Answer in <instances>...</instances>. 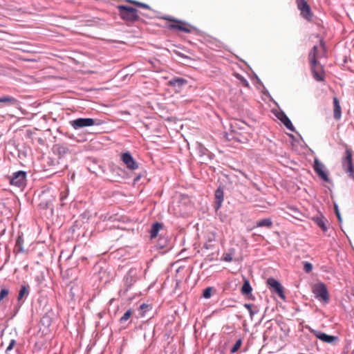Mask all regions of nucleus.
I'll return each instance as SVG.
<instances>
[{
    "label": "nucleus",
    "instance_id": "nucleus-1",
    "mask_svg": "<svg viewBox=\"0 0 354 354\" xmlns=\"http://www.w3.org/2000/svg\"><path fill=\"white\" fill-rule=\"evenodd\" d=\"M327 54V48L326 46L325 41L323 38L319 39V47L315 45L308 54V59L311 66V71L313 77L319 81H323L324 78L316 71V66L318 64V59L326 57Z\"/></svg>",
    "mask_w": 354,
    "mask_h": 354
},
{
    "label": "nucleus",
    "instance_id": "nucleus-2",
    "mask_svg": "<svg viewBox=\"0 0 354 354\" xmlns=\"http://www.w3.org/2000/svg\"><path fill=\"white\" fill-rule=\"evenodd\" d=\"M119 15L122 19L127 22L133 23L140 19L138 11L136 8L125 6L120 5L118 6Z\"/></svg>",
    "mask_w": 354,
    "mask_h": 354
},
{
    "label": "nucleus",
    "instance_id": "nucleus-3",
    "mask_svg": "<svg viewBox=\"0 0 354 354\" xmlns=\"http://www.w3.org/2000/svg\"><path fill=\"white\" fill-rule=\"evenodd\" d=\"M313 293L315 299L323 304H328L330 301V296L326 286L319 282L313 286Z\"/></svg>",
    "mask_w": 354,
    "mask_h": 354
},
{
    "label": "nucleus",
    "instance_id": "nucleus-4",
    "mask_svg": "<svg viewBox=\"0 0 354 354\" xmlns=\"http://www.w3.org/2000/svg\"><path fill=\"white\" fill-rule=\"evenodd\" d=\"M164 19L167 21L172 22L167 26V28L169 30H177L178 31H181L186 33H190L192 32L189 28L185 26H189V24H188L187 22L184 21L175 19L170 16L165 17Z\"/></svg>",
    "mask_w": 354,
    "mask_h": 354
},
{
    "label": "nucleus",
    "instance_id": "nucleus-5",
    "mask_svg": "<svg viewBox=\"0 0 354 354\" xmlns=\"http://www.w3.org/2000/svg\"><path fill=\"white\" fill-rule=\"evenodd\" d=\"M27 173L24 171L14 172L10 176V183L18 187H23L26 183Z\"/></svg>",
    "mask_w": 354,
    "mask_h": 354
},
{
    "label": "nucleus",
    "instance_id": "nucleus-6",
    "mask_svg": "<svg viewBox=\"0 0 354 354\" xmlns=\"http://www.w3.org/2000/svg\"><path fill=\"white\" fill-rule=\"evenodd\" d=\"M313 169L318 176L321 178L324 182L331 183V180L328 178V171L326 169L325 165L318 159H315Z\"/></svg>",
    "mask_w": 354,
    "mask_h": 354
},
{
    "label": "nucleus",
    "instance_id": "nucleus-7",
    "mask_svg": "<svg viewBox=\"0 0 354 354\" xmlns=\"http://www.w3.org/2000/svg\"><path fill=\"white\" fill-rule=\"evenodd\" d=\"M267 285L271 292L278 295L279 297L283 300L286 299V296L283 292V287L281 284L274 278L270 277L267 280Z\"/></svg>",
    "mask_w": 354,
    "mask_h": 354
},
{
    "label": "nucleus",
    "instance_id": "nucleus-8",
    "mask_svg": "<svg viewBox=\"0 0 354 354\" xmlns=\"http://www.w3.org/2000/svg\"><path fill=\"white\" fill-rule=\"evenodd\" d=\"M30 286L28 284H22L19 290V293L17 295V303L15 306V314L18 312L19 309L21 308L22 304L24 303L25 300L27 299L30 294Z\"/></svg>",
    "mask_w": 354,
    "mask_h": 354
},
{
    "label": "nucleus",
    "instance_id": "nucleus-9",
    "mask_svg": "<svg viewBox=\"0 0 354 354\" xmlns=\"http://www.w3.org/2000/svg\"><path fill=\"white\" fill-rule=\"evenodd\" d=\"M120 158L121 160L129 170L134 171L139 167V163L133 158L129 151L122 153Z\"/></svg>",
    "mask_w": 354,
    "mask_h": 354
},
{
    "label": "nucleus",
    "instance_id": "nucleus-10",
    "mask_svg": "<svg viewBox=\"0 0 354 354\" xmlns=\"http://www.w3.org/2000/svg\"><path fill=\"white\" fill-rule=\"evenodd\" d=\"M344 147L346 148L344 156L341 158V164L343 170L352 168L353 167V151L351 148H349L346 144H344Z\"/></svg>",
    "mask_w": 354,
    "mask_h": 354
},
{
    "label": "nucleus",
    "instance_id": "nucleus-11",
    "mask_svg": "<svg viewBox=\"0 0 354 354\" xmlns=\"http://www.w3.org/2000/svg\"><path fill=\"white\" fill-rule=\"evenodd\" d=\"M297 8L301 12V15L306 20H310L313 17V12L310 6L306 0H296Z\"/></svg>",
    "mask_w": 354,
    "mask_h": 354
},
{
    "label": "nucleus",
    "instance_id": "nucleus-12",
    "mask_svg": "<svg viewBox=\"0 0 354 354\" xmlns=\"http://www.w3.org/2000/svg\"><path fill=\"white\" fill-rule=\"evenodd\" d=\"M70 123H71V125L73 127V128L75 129H81L83 127H91L94 124H97L95 122L94 119L89 118H80L71 120L70 122Z\"/></svg>",
    "mask_w": 354,
    "mask_h": 354
},
{
    "label": "nucleus",
    "instance_id": "nucleus-13",
    "mask_svg": "<svg viewBox=\"0 0 354 354\" xmlns=\"http://www.w3.org/2000/svg\"><path fill=\"white\" fill-rule=\"evenodd\" d=\"M310 332L313 334L317 339L322 340L324 342L328 343V344H333L334 342H336L338 340L337 336L334 335H330L325 333H323L319 330H317L315 329H313L311 328H309Z\"/></svg>",
    "mask_w": 354,
    "mask_h": 354
},
{
    "label": "nucleus",
    "instance_id": "nucleus-14",
    "mask_svg": "<svg viewBox=\"0 0 354 354\" xmlns=\"http://www.w3.org/2000/svg\"><path fill=\"white\" fill-rule=\"evenodd\" d=\"M137 270L136 268H131L124 277V281L128 288H130L137 280Z\"/></svg>",
    "mask_w": 354,
    "mask_h": 354
},
{
    "label": "nucleus",
    "instance_id": "nucleus-15",
    "mask_svg": "<svg viewBox=\"0 0 354 354\" xmlns=\"http://www.w3.org/2000/svg\"><path fill=\"white\" fill-rule=\"evenodd\" d=\"M214 209L218 210L221 208L224 199V191L221 186H219L214 192Z\"/></svg>",
    "mask_w": 354,
    "mask_h": 354
},
{
    "label": "nucleus",
    "instance_id": "nucleus-16",
    "mask_svg": "<svg viewBox=\"0 0 354 354\" xmlns=\"http://www.w3.org/2000/svg\"><path fill=\"white\" fill-rule=\"evenodd\" d=\"M188 81L183 77H176L171 79L167 84L178 91H180L182 87L187 84Z\"/></svg>",
    "mask_w": 354,
    "mask_h": 354
},
{
    "label": "nucleus",
    "instance_id": "nucleus-17",
    "mask_svg": "<svg viewBox=\"0 0 354 354\" xmlns=\"http://www.w3.org/2000/svg\"><path fill=\"white\" fill-rule=\"evenodd\" d=\"M19 105V101L14 97L3 95L0 97V106H16Z\"/></svg>",
    "mask_w": 354,
    "mask_h": 354
},
{
    "label": "nucleus",
    "instance_id": "nucleus-18",
    "mask_svg": "<svg viewBox=\"0 0 354 354\" xmlns=\"http://www.w3.org/2000/svg\"><path fill=\"white\" fill-rule=\"evenodd\" d=\"M54 154L58 156L59 158H63L66 153L69 152V149L62 144H55L52 148Z\"/></svg>",
    "mask_w": 354,
    "mask_h": 354
},
{
    "label": "nucleus",
    "instance_id": "nucleus-19",
    "mask_svg": "<svg viewBox=\"0 0 354 354\" xmlns=\"http://www.w3.org/2000/svg\"><path fill=\"white\" fill-rule=\"evenodd\" d=\"M313 221L322 229L324 234L327 232L328 230L327 225L328 220L323 215L313 217Z\"/></svg>",
    "mask_w": 354,
    "mask_h": 354
},
{
    "label": "nucleus",
    "instance_id": "nucleus-20",
    "mask_svg": "<svg viewBox=\"0 0 354 354\" xmlns=\"http://www.w3.org/2000/svg\"><path fill=\"white\" fill-rule=\"evenodd\" d=\"M157 248L160 249H165L166 251L169 250L172 246L170 240L166 236H160L157 242Z\"/></svg>",
    "mask_w": 354,
    "mask_h": 354
},
{
    "label": "nucleus",
    "instance_id": "nucleus-21",
    "mask_svg": "<svg viewBox=\"0 0 354 354\" xmlns=\"http://www.w3.org/2000/svg\"><path fill=\"white\" fill-rule=\"evenodd\" d=\"M196 149L197 151V153L201 157L207 156L209 159H211V154L209 151V150L201 142H196Z\"/></svg>",
    "mask_w": 354,
    "mask_h": 354
},
{
    "label": "nucleus",
    "instance_id": "nucleus-22",
    "mask_svg": "<svg viewBox=\"0 0 354 354\" xmlns=\"http://www.w3.org/2000/svg\"><path fill=\"white\" fill-rule=\"evenodd\" d=\"M333 117L335 120H339L342 117V109L339 102L336 97H333Z\"/></svg>",
    "mask_w": 354,
    "mask_h": 354
},
{
    "label": "nucleus",
    "instance_id": "nucleus-23",
    "mask_svg": "<svg viewBox=\"0 0 354 354\" xmlns=\"http://www.w3.org/2000/svg\"><path fill=\"white\" fill-rule=\"evenodd\" d=\"M24 237L22 235H19L17 238L14 252L15 253H25L26 250L24 248Z\"/></svg>",
    "mask_w": 354,
    "mask_h": 354
},
{
    "label": "nucleus",
    "instance_id": "nucleus-24",
    "mask_svg": "<svg viewBox=\"0 0 354 354\" xmlns=\"http://www.w3.org/2000/svg\"><path fill=\"white\" fill-rule=\"evenodd\" d=\"M163 227V223L159 222H155L152 224L150 230V236L151 239L156 238L159 231Z\"/></svg>",
    "mask_w": 354,
    "mask_h": 354
},
{
    "label": "nucleus",
    "instance_id": "nucleus-25",
    "mask_svg": "<svg viewBox=\"0 0 354 354\" xmlns=\"http://www.w3.org/2000/svg\"><path fill=\"white\" fill-rule=\"evenodd\" d=\"M132 313L133 312L131 309H129L124 313V315L119 319L120 324L124 328H127L129 326L128 321L131 317Z\"/></svg>",
    "mask_w": 354,
    "mask_h": 354
},
{
    "label": "nucleus",
    "instance_id": "nucleus-26",
    "mask_svg": "<svg viewBox=\"0 0 354 354\" xmlns=\"http://www.w3.org/2000/svg\"><path fill=\"white\" fill-rule=\"evenodd\" d=\"M273 225L272 221L270 218H266L261 220L258 221L256 223V227H266L271 228Z\"/></svg>",
    "mask_w": 354,
    "mask_h": 354
},
{
    "label": "nucleus",
    "instance_id": "nucleus-27",
    "mask_svg": "<svg viewBox=\"0 0 354 354\" xmlns=\"http://www.w3.org/2000/svg\"><path fill=\"white\" fill-rule=\"evenodd\" d=\"M252 288L249 281H245L242 286L241 293L248 296L249 299H252Z\"/></svg>",
    "mask_w": 354,
    "mask_h": 354
},
{
    "label": "nucleus",
    "instance_id": "nucleus-28",
    "mask_svg": "<svg viewBox=\"0 0 354 354\" xmlns=\"http://www.w3.org/2000/svg\"><path fill=\"white\" fill-rule=\"evenodd\" d=\"M244 307L248 310L251 317H252L254 315L257 314L259 311L257 306H254L251 304H245Z\"/></svg>",
    "mask_w": 354,
    "mask_h": 354
},
{
    "label": "nucleus",
    "instance_id": "nucleus-29",
    "mask_svg": "<svg viewBox=\"0 0 354 354\" xmlns=\"http://www.w3.org/2000/svg\"><path fill=\"white\" fill-rule=\"evenodd\" d=\"M151 309V307L146 304H142L140 306L139 310H140V316L145 317V313L149 311Z\"/></svg>",
    "mask_w": 354,
    "mask_h": 354
},
{
    "label": "nucleus",
    "instance_id": "nucleus-30",
    "mask_svg": "<svg viewBox=\"0 0 354 354\" xmlns=\"http://www.w3.org/2000/svg\"><path fill=\"white\" fill-rule=\"evenodd\" d=\"M235 77H236V79L238 80H239L240 83L241 84V85L244 87H249L250 86V84L248 82V81L241 75L239 74V73H236L235 75Z\"/></svg>",
    "mask_w": 354,
    "mask_h": 354
},
{
    "label": "nucleus",
    "instance_id": "nucleus-31",
    "mask_svg": "<svg viewBox=\"0 0 354 354\" xmlns=\"http://www.w3.org/2000/svg\"><path fill=\"white\" fill-rule=\"evenodd\" d=\"M241 345H242V339L241 338H239L236 341V342L234 344V346L231 348L230 353H235L236 351H238V350L240 348Z\"/></svg>",
    "mask_w": 354,
    "mask_h": 354
},
{
    "label": "nucleus",
    "instance_id": "nucleus-32",
    "mask_svg": "<svg viewBox=\"0 0 354 354\" xmlns=\"http://www.w3.org/2000/svg\"><path fill=\"white\" fill-rule=\"evenodd\" d=\"M283 125L290 131L292 132H295V128L293 126L291 120L289 119V118H287L283 122Z\"/></svg>",
    "mask_w": 354,
    "mask_h": 354
},
{
    "label": "nucleus",
    "instance_id": "nucleus-33",
    "mask_svg": "<svg viewBox=\"0 0 354 354\" xmlns=\"http://www.w3.org/2000/svg\"><path fill=\"white\" fill-rule=\"evenodd\" d=\"M127 2L136 4L137 6L146 8V9H150V6L145 3L139 2L134 0H126Z\"/></svg>",
    "mask_w": 354,
    "mask_h": 354
},
{
    "label": "nucleus",
    "instance_id": "nucleus-34",
    "mask_svg": "<svg viewBox=\"0 0 354 354\" xmlns=\"http://www.w3.org/2000/svg\"><path fill=\"white\" fill-rule=\"evenodd\" d=\"M275 116L281 122H283L287 118V115L282 111H278L277 113H275Z\"/></svg>",
    "mask_w": 354,
    "mask_h": 354
},
{
    "label": "nucleus",
    "instance_id": "nucleus-35",
    "mask_svg": "<svg viewBox=\"0 0 354 354\" xmlns=\"http://www.w3.org/2000/svg\"><path fill=\"white\" fill-rule=\"evenodd\" d=\"M213 290V288L212 287H207L206 288L203 292V296L205 299H209L211 297L212 295V291Z\"/></svg>",
    "mask_w": 354,
    "mask_h": 354
},
{
    "label": "nucleus",
    "instance_id": "nucleus-36",
    "mask_svg": "<svg viewBox=\"0 0 354 354\" xmlns=\"http://www.w3.org/2000/svg\"><path fill=\"white\" fill-rule=\"evenodd\" d=\"M9 292L10 291L8 288H3L1 289L0 302L9 295Z\"/></svg>",
    "mask_w": 354,
    "mask_h": 354
},
{
    "label": "nucleus",
    "instance_id": "nucleus-37",
    "mask_svg": "<svg viewBox=\"0 0 354 354\" xmlns=\"http://www.w3.org/2000/svg\"><path fill=\"white\" fill-rule=\"evenodd\" d=\"M348 176L354 180V166L352 168H348L344 170Z\"/></svg>",
    "mask_w": 354,
    "mask_h": 354
},
{
    "label": "nucleus",
    "instance_id": "nucleus-38",
    "mask_svg": "<svg viewBox=\"0 0 354 354\" xmlns=\"http://www.w3.org/2000/svg\"><path fill=\"white\" fill-rule=\"evenodd\" d=\"M304 270L306 273L310 272L313 270L312 263L307 262V261L304 262Z\"/></svg>",
    "mask_w": 354,
    "mask_h": 354
},
{
    "label": "nucleus",
    "instance_id": "nucleus-39",
    "mask_svg": "<svg viewBox=\"0 0 354 354\" xmlns=\"http://www.w3.org/2000/svg\"><path fill=\"white\" fill-rule=\"evenodd\" d=\"M68 190L66 188V189H65V190L62 191L60 192V201H64L68 197Z\"/></svg>",
    "mask_w": 354,
    "mask_h": 354
},
{
    "label": "nucleus",
    "instance_id": "nucleus-40",
    "mask_svg": "<svg viewBox=\"0 0 354 354\" xmlns=\"http://www.w3.org/2000/svg\"><path fill=\"white\" fill-rule=\"evenodd\" d=\"M223 261L226 262H230L232 261V255L231 253H225L223 254Z\"/></svg>",
    "mask_w": 354,
    "mask_h": 354
},
{
    "label": "nucleus",
    "instance_id": "nucleus-41",
    "mask_svg": "<svg viewBox=\"0 0 354 354\" xmlns=\"http://www.w3.org/2000/svg\"><path fill=\"white\" fill-rule=\"evenodd\" d=\"M15 344H16L15 339H11L8 346L6 349V353H8L9 351H10L13 348Z\"/></svg>",
    "mask_w": 354,
    "mask_h": 354
},
{
    "label": "nucleus",
    "instance_id": "nucleus-42",
    "mask_svg": "<svg viewBox=\"0 0 354 354\" xmlns=\"http://www.w3.org/2000/svg\"><path fill=\"white\" fill-rule=\"evenodd\" d=\"M335 214H336V216L337 217L339 222H342V216H341L340 212L339 211L338 206L336 204L335 205Z\"/></svg>",
    "mask_w": 354,
    "mask_h": 354
},
{
    "label": "nucleus",
    "instance_id": "nucleus-43",
    "mask_svg": "<svg viewBox=\"0 0 354 354\" xmlns=\"http://www.w3.org/2000/svg\"><path fill=\"white\" fill-rule=\"evenodd\" d=\"M140 178V176H138L137 177L135 178L134 179V181H138L139 179Z\"/></svg>",
    "mask_w": 354,
    "mask_h": 354
}]
</instances>
